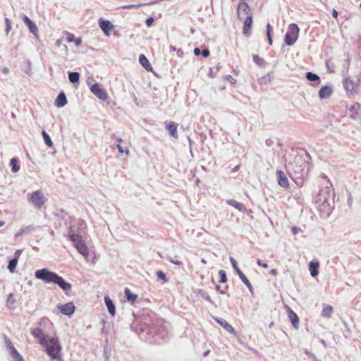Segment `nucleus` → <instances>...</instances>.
<instances>
[{"label": "nucleus", "instance_id": "obj_56", "mask_svg": "<svg viewBox=\"0 0 361 361\" xmlns=\"http://www.w3.org/2000/svg\"><path fill=\"white\" fill-rule=\"evenodd\" d=\"M56 44L58 46H59L61 44V42L59 39L57 40Z\"/></svg>", "mask_w": 361, "mask_h": 361}, {"label": "nucleus", "instance_id": "obj_55", "mask_svg": "<svg viewBox=\"0 0 361 361\" xmlns=\"http://www.w3.org/2000/svg\"><path fill=\"white\" fill-rule=\"evenodd\" d=\"M240 168V166H236L234 169H233V171H236L239 169Z\"/></svg>", "mask_w": 361, "mask_h": 361}, {"label": "nucleus", "instance_id": "obj_51", "mask_svg": "<svg viewBox=\"0 0 361 361\" xmlns=\"http://www.w3.org/2000/svg\"><path fill=\"white\" fill-rule=\"evenodd\" d=\"M271 27L269 23L267 25V32H271Z\"/></svg>", "mask_w": 361, "mask_h": 361}, {"label": "nucleus", "instance_id": "obj_23", "mask_svg": "<svg viewBox=\"0 0 361 361\" xmlns=\"http://www.w3.org/2000/svg\"><path fill=\"white\" fill-rule=\"evenodd\" d=\"M236 274L238 275L241 281L244 283V284L249 288L250 290H252V286L250 282L247 279V278L245 276V274L241 271L240 269L235 271Z\"/></svg>", "mask_w": 361, "mask_h": 361}, {"label": "nucleus", "instance_id": "obj_22", "mask_svg": "<svg viewBox=\"0 0 361 361\" xmlns=\"http://www.w3.org/2000/svg\"><path fill=\"white\" fill-rule=\"evenodd\" d=\"M236 274L238 275L241 281L244 283V284L249 288L250 290H252V286L250 282L247 279V278L245 276V274L241 271L240 269L235 271Z\"/></svg>", "mask_w": 361, "mask_h": 361}, {"label": "nucleus", "instance_id": "obj_48", "mask_svg": "<svg viewBox=\"0 0 361 361\" xmlns=\"http://www.w3.org/2000/svg\"><path fill=\"white\" fill-rule=\"evenodd\" d=\"M201 51L199 48H195L194 49V54L196 55V56H199L200 54H201Z\"/></svg>", "mask_w": 361, "mask_h": 361}, {"label": "nucleus", "instance_id": "obj_17", "mask_svg": "<svg viewBox=\"0 0 361 361\" xmlns=\"http://www.w3.org/2000/svg\"><path fill=\"white\" fill-rule=\"evenodd\" d=\"M333 93V90L330 86H324L319 91V97L320 99L329 97Z\"/></svg>", "mask_w": 361, "mask_h": 361}, {"label": "nucleus", "instance_id": "obj_34", "mask_svg": "<svg viewBox=\"0 0 361 361\" xmlns=\"http://www.w3.org/2000/svg\"><path fill=\"white\" fill-rule=\"evenodd\" d=\"M69 80L73 82H77L80 79V74L78 72H72L68 74Z\"/></svg>", "mask_w": 361, "mask_h": 361}, {"label": "nucleus", "instance_id": "obj_50", "mask_svg": "<svg viewBox=\"0 0 361 361\" xmlns=\"http://www.w3.org/2000/svg\"><path fill=\"white\" fill-rule=\"evenodd\" d=\"M270 274L273 275V276H276L277 275V271L276 269H273L270 271Z\"/></svg>", "mask_w": 361, "mask_h": 361}, {"label": "nucleus", "instance_id": "obj_20", "mask_svg": "<svg viewBox=\"0 0 361 361\" xmlns=\"http://www.w3.org/2000/svg\"><path fill=\"white\" fill-rule=\"evenodd\" d=\"M214 319L219 325H221L225 330H226L229 333L233 334L235 332L233 326L230 324H228L226 320L221 319L219 318H216Z\"/></svg>", "mask_w": 361, "mask_h": 361}, {"label": "nucleus", "instance_id": "obj_26", "mask_svg": "<svg viewBox=\"0 0 361 361\" xmlns=\"http://www.w3.org/2000/svg\"><path fill=\"white\" fill-rule=\"evenodd\" d=\"M66 41L68 42H74L76 46H80L82 43L80 38L75 39V35L73 33L66 32Z\"/></svg>", "mask_w": 361, "mask_h": 361}, {"label": "nucleus", "instance_id": "obj_38", "mask_svg": "<svg viewBox=\"0 0 361 361\" xmlns=\"http://www.w3.org/2000/svg\"><path fill=\"white\" fill-rule=\"evenodd\" d=\"M219 275L220 276L219 282L221 283H226L227 281V276L226 271L224 270H220L219 271Z\"/></svg>", "mask_w": 361, "mask_h": 361}, {"label": "nucleus", "instance_id": "obj_35", "mask_svg": "<svg viewBox=\"0 0 361 361\" xmlns=\"http://www.w3.org/2000/svg\"><path fill=\"white\" fill-rule=\"evenodd\" d=\"M18 259L17 258H13L11 260L9 261L8 269L10 271V272L13 273L16 267V265L18 264Z\"/></svg>", "mask_w": 361, "mask_h": 361}, {"label": "nucleus", "instance_id": "obj_6", "mask_svg": "<svg viewBox=\"0 0 361 361\" xmlns=\"http://www.w3.org/2000/svg\"><path fill=\"white\" fill-rule=\"evenodd\" d=\"M27 198L28 200L37 208L42 207L47 201V199L41 190H37L29 194Z\"/></svg>", "mask_w": 361, "mask_h": 361}, {"label": "nucleus", "instance_id": "obj_29", "mask_svg": "<svg viewBox=\"0 0 361 361\" xmlns=\"http://www.w3.org/2000/svg\"><path fill=\"white\" fill-rule=\"evenodd\" d=\"M334 309L333 307L331 305H326L324 306L322 315L326 318H330L332 315Z\"/></svg>", "mask_w": 361, "mask_h": 361}, {"label": "nucleus", "instance_id": "obj_31", "mask_svg": "<svg viewBox=\"0 0 361 361\" xmlns=\"http://www.w3.org/2000/svg\"><path fill=\"white\" fill-rule=\"evenodd\" d=\"M226 203L230 205V206H232L234 208L238 209L239 211H241L243 208V206L241 203L237 202L236 200H228L226 201Z\"/></svg>", "mask_w": 361, "mask_h": 361}, {"label": "nucleus", "instance_id": "obj_32", "mask_svg": "<svg viewBox=\"0 0 361 361\" xmlns=\"http://www.w3.org/2000/svg\"><path fill=\"white\" fill-rule=\"evenodd\" d=\"M116 141H117V145H116V147L119 152L120 154H123V153H125L126 155H128L129 153H130V151L128 148H126L125 150L123 149V147H121V143L123 142V140L121 138H117L116 139Z\"/></svg>", "mask_w": 361, "mask_h": 361}, {"label": "nucleus", "instance_id": "obj_21", "mask_svg": "<svg viewBox=\"0 0 361 361\" xmlns=\"http://www.w3.org/2000/svg\"><path fill=\"white\" fill-rule=\"evenodd\" d=\"M104 301H105L106 305L108 308L109 312L112 316H114L116 314V307H115L112 300L110 299V298L109 296H105Z\"/></svg>", "mask_w": 361, "mask_h": 361}, {"label": "nucleus", "instance_id": "obj_8", "mask_svg": "<svg viewBox=\"0 0 361 361\" xmlns=\"http://www.w3.org/2000/svg\"><path fill=\"white\" fill-rule=\"evenodd\" d=\"M343 87L347 94L352 95L357 92L358 89V84L355 82L350 78H345L343 80Z\"/></svg>", "mask_w": 361, "mask_h": 361}, {"label": "nucleus", "instance_id": "obj_45", "mask_svg": "<svg viewBox=\"0 0 361 361\" xmlns=\"http://www.w3.org/2000/svg\"><path fill=\"white\" fill-rule=\"evenodd\" d=\"M257 264L259 266H260V267H263V268H265V269L268 267L267 264H266V263H263L260 259H257Z\"/></svg>", "mask_w": 361, "mask_h": 361}, {"label": "nucleus", "instance_id": "obj_16", "mask_svg": "<svg viewBox=\"0 0 361 361\" xmlns=\"http://www.w3.org/2000/svg\"><path fill=\"white\" fill-rule=\"evenodd\" d=\"M288 318L291 322L294 328L298 329L299 326V318L295 312H294L290 307L287 308Z\"/></svg>", "mask_w": 361, "mask_h": 361}, {"label": "nucleus", "instance_id": "obj_1", "mask_svg": "<svg viewBox=\"0 0 361 361\" xmlns=\"http://www.w3.org/2000/svg\"><path fill=\"white\" fill-rule=\"evenodd\" d=\"M35 275L37 279L57 284L65 292H68L71 289L72 286L71 283L66 282L61 276L47 269L37 270Z\"/></svg>", "mask_w": 361, "mask_h": 361}, {"label": "nucleus", "instance_id": "obj_42", "mask_svg": "<svg viewBox=\"0 0 361 361\" xmlns=\"http://www.w3.org/2000/svg\"><path fill=\"white\" fill-rule=\"evenodd\" d=\"M230 262H231L233 269H235V271H237L239 268L238 267L237 262L235 261V259L233 257H231Z\"/></svg>", "mask_w": 361, "mask_h": 361}, {"label": "nucleus", "instance_id": "obj_7", "mask_svg": "<svg viewBox=\"0 0 361 361\" xmlns=\"http://www.w3.org/2000/svg\"><path fill=\"white\" fill-rule=\"evenodd\" d=\"M5 342L13 361H25L23 356L18 352L10 339H6Z\"/></svg>", "mask_w": 361, "mask_h": 361}, {"label": "nucleus", "instance_id": "obj_43", "mask_svg": "<svg viewBox=\"0 0 361 361\" xmlns=\"http://www.w3.org/2000/svg\"><path fill=\"white\" fill-rule=\"evenodd\" d=\"M154 23V18L152 17H149L146 20V25L147 27L152 26Z\"/></svg>", "mask_w": 361, "mask_h": 361}, {"label": "nucleus", "instance_id": "obj_19", "mask_svg": "<svg viewBox=\"0 0 361 361\" xmlns=\"http://www.w3.org/2000/svg\"><path fill=\"white\" fill-rule=\"evenodd\" d=\"M67 104V99L66 94L63 92H61L58 95L57 98L55 100V105L57 107H62Z\"/></svg>", "mask_w": 361, "mask_h": 361}, {"label": "nucleus", "instance_id": "obj_15", "mask_svg": "<svg viewBox=\"0 0 361 361\" xmlns=\"http://www.w3.org/2000/svg\"><path fill=\"white\" fill-rule=\"evenodd\" d=\"M23 22L27 25L29 30L36 37L38 35V28L35 23H33L27 16H23Z\"/></svg>", "mask_w": 361, "mask_h": 361}, {"label": "nucleus", "instance_id": "obj_44", "mask_svg": "<svg viewBox=\"0 0 361 361\" xmlns=\"http://www.w3.org/2000/svg\"><path fill=\"white\" fill-rule=\"evenodd\" d=\"M201 54H202V55L204 58H207V57H208V56H209L210 52H209V49H204V50L202 51V53H201Z\"/></svg>", "mask_w": 361, "mask_h": 361}, {"label": "nucleus", "instance_id": "obj_54", "mask_svg": "<svg viewBox=\"0 0 361 361\" xmlns=\"http://www.w3.org/2000/svg\"><path fill=\"white\" fill-rule=\"evenodd\" d=\"M5 225V221H0V227L3 226Z\"/></svg>", "mask_w": 361, "mask_h": 361}, {"label": "nucleus", "instance_id": "obj_57", "mask_svg": "<svg viewBox=\"0 0 361 361\" xmlns=\"http://www.w3.org/2000/svg\"><path fill=\"white\" fill-rule=\"evenodd\" d=\"M209 353V350H207L204 353V356H207Z\"/></svg>", "mask_w": 361, "mask_h": 361}, {"label": "nucleus", "instance_id": "obj_58", "mask_svg": "<svg viewBox=\"0 0 361 361\" xmlns=\"http://www.w3.org/2000/svg\"><path fill=\"white\" fill-rule=\"evenodd\" d=\"M173 263H174V264H180V262H178V261H177V262H174Z\"/></svg>", "mask_w": 361, "mask_h": 361}, {"label": "nucleus", "instance_id": "obj_46", "mask_svg": "<svg viewBox=\"0 0 361 361\" xmlns=\"http://www.w3.org/2000/svg\"><path fill=\"white\" fill-rule=\"evenodd\" d=\"M267 38H268L269 44H272V38H271V32H267Z\"/></svg>", "mask_w": 361, "mask_h": 361}, {"label": "nucleus", "instance_id": "obj_13", "mask_svg": "<svg viewBox=\"0 0 361 361\" xmlns=\"http://www.w3.org/2000/svg\"><path fill=\"white\" fill-rule=\"evenodd\" d=\"M90 90L94 95L101 99L105 100L108 97L106 92H104L98 84H94L92 85Z\"/></svg>", "mask_w": 361, "mask_h": 361}, {"label": "nucleus", "instance_id": "obj_30", "mask_svg": "<svg viewBox=\"0 0 361 361\" xmlns=\"http://www.w3.org/2000/svg\"><path fill=\"white\" fill-rule=\"evenodd\" d=\"M16 302V301L14 298V294L10 293L8 296L7 301H6V306L8 307V308H9L10 310L13 309L15 307Z\"/></svg>", "mask_w": 361, "mask_h": 361}, {"label": "nucleus", "instance_id": "obj_5", "mask_svg": "<svg viewBox=\"0 0 361 361\" xmlns=\"http://www.w3.org/2000/svg\"><path fill=\"white\" fill-rule=\"evenodd\" d=\"M298 26L295 23L289 25L288 31L285 35V43L289 46L293 44L298 39Z\"/></svg>", "mask_w": 361, "mask_h": 361}, {"label": "nucleus", "instance_id": "obj_10", "mask_svg": "<svg viewBox=\"0 0 361 361\" xmlns=\"http://www.w3.org/2000/svg\"><path fill=\"white\" fill-rule=\"evenodd\" d=\"M57 308L59 310L61 314L67 316H71L75 310V307L72 302L66 303L64 305H59L57 306Z\"/></svg>", "mask_w": 361, "mask_h": 361}, {"label": "nucleus", "instance_id": "obj_36", "mask_svg": "<svg viewBox=\"0 0 361 361\" xmlns=\"http://www.w3.org/2000/svg\"><path fill=\"white\" fill-rule=\"evenodd\" d=\"M42 136L44 140V142L48 145L49 147H51L53 146V142L49 137V135L45 132H42Z\"/></svg>", "mask_w": 361, "mask_h": 361}, {"label": "nucleus", "instance_id": "obj_47", "mask_svg": "<svg viewBox=\"0 0 361 361\" xmlns=\"http://www.w3.org/2000/svg\"><path fill=\"white\" fill-rule=\"evenodd\" d=\"M21 252H22V250H18L16 253H15V257L14 258H17L18 259H19V257L21 255Z\"/></svg>", "mask_w": 361, "mask_h": 361}, {"label": "nucleus", "instance_id": "obj_12", "mask_svg": "<svg viewBox=\"0 0 361 361\" xmlns=\"http://www.w3.org/2000/svg\"><path fill=\"white\" fill-rule=\"evenodd\" d=\"M164 126L171 137L178 138V125L175 122L166 121L164 122Z\"/></svg>", "mask_w": 361, "mask_h": 361}, {"label": "nucleus", "instance_id": "obj_49", "mask_svg": "<svg viewBox=\"0 0 361 361\" xmlns=\"http://www.w3.org/2000/svg\"><path fill=\"white\" fill-rule=\"evenodd\" d=\"M332 16L335 19H336L338 18V12L336 9H333Z\"/></svg>", "mask_w": 361, "mask_h": 361}, {"label": "nucleus", "instance_id": "obj_53", "mask_svg": "<svg viewBox=\"0 0 361 361\" xmlns=\"http://www.w3.org/2000/svg\"><path fill=\"white\" fill-rule=\"evenodd\" d=\"M2 71L4 73H8V68H5L2 70Z\"/></svg>", "mask_w": 361, "mask_h": 361}, {"label": "nucleus", "instance_id": "obj_18", "mask_svg": "<svg viewBox=\"0 0 361 361\" xmlns=\"http://www.w3.org/2000/svg\"><path fill=\"white\" fill-rule=\"evenodd\" d=\"M139 62L147 71H152L153 68L147 58L144 54L140 55Z\"/></svg>", "mask_w": 361, "mask_h": 361}, {"label": "nucleus", "instance_id": "obj_9", "mask_svg": "<svg viewBox=\"0 0 361 361\" xmlns=\"http://www.w3.org/2000/svg\"><path fill=\"white\" fill-rule=\"evenodd\" d=\"M32 335L37 339L38 343L42 346L49 337L47 335H45L44 331L40 328H34L31 329Z\"/></svg>", "mask_w": 361, "mask_h": 361}, {"label": "nucleus", "instance_id": "obj_52", "mask_svg": "<svg viewBox=\"0 0 361 361\" xmlns=\"http://www.w3.org/2000/svg\"><path fill=\"white\" fill-rule=\"evenodd\" d=\"M291 231L293 234H297V233H298V229L296 227H293Z\"/></svg>", "mask_w": 361, "mask_h": 361}, {"label": "nucleus", "instance_id": "obj_41", "mask_svg": "<svg viewBox=\"0 0 361 361\" xmlns=\"http://www.w3.org/2000/svg\"><path fill=\"white\" fill-rule=\"evenodd\" d=\"M157 276L161 279L162 281H164V282H167L168 281V279L166 277V275L164 274V273L162 271H158L157 273Z\"/></svg>", "mask_w": 361, "mask_h": 361}, {"label": "nucleus", "instance_id": "obj_14", "mask_svg": "<svg viewBox=\"0 0 361 361\" xmlns=\"http://www.w3.org/2000/svg\"><path fill=\"white\" fill-rule=\"evenodd\" d=\"M278 183L284 188H289V181L284 172L279 170L276 173Z\"/></svg>", "mask_w": 361, "mask_h": 361}, {"label": "nucleus", "instance_id": "obj_3", "mask_svg": "<svg viewBox=\"0 0 361 361\" xmlns=\"http://www.w3.org/2000/svg\"><path fill=\"white\" fill-rule=\"evenodd\" d=\"M238 17L240 20H243V33L245 36H250L252 26V15L248 4L245 2H241L238 6Z\"/></svg>", "mask_w": 361, "mask_h": 361}, {"label": "nucleus", "instance_id": "obj_27", "mask_svg": "<svg viewBox=\"0 0 361 361\" xmlns=\"http://www.w3.org/2000/svg\"><path fill=\"white\" fill-rule=\"evenodd\" d=\"M319 263L318 262H310L309 264V269L311 274V276L313 277H315L318 275V268H319Z\"/></svg>", "mask_w": 361, "mask_h": 361}, {"label": "nucleus", "instance_id": "obj_39", "mask_svg": "<svg viewBox=\"0 0 361 361\" xmlns=\"http://www.w3.org/2000/svg\"><path fill=\"white\" fill-rule=\"evenodd\" d=\"M252 59L255 63H257V65L262 66L264 64V60L258 55H253Z\"/></svg>", "mask_w": 361, "mask_h": 361}, {"label": "nucleus", "instance_id": "obj_28", "mask_svg": "<svg viewBox=\"0 0 361 361\" xmlns=\"http://www.w3.org/2000/svg\"><path fill=\"white\" fill-rule=\"evenodd\" d=\"M124 292L128 302L133 303L137 299V295L133 293L129 288H126Z\"/></svg>", "mask_w": 361, "mask_h": 361}, {"label": "nucleus", "instance_id": "obj_4", "mask_svg": "<svg viewBox=\"0 0 361 361\" xmlns=\"http://www.w3.org/2000/svg\"><path fill=\"white\" fill-rule=\"evenodd\" d=\"M68 238L73 243L78 252L85 258H87L89 257V249L82 236L73 233V231H71L68 234Z\"/></svg>", "mask_w": 361, "mask_h": 361}, {"label": "nucleus", "instance_id": "obj_11", "mask_svg": "<svg viewBox=\"0 0 361 361\" xmlns=\"http://www.w3.org/2000/svg\"><path fill=\"white\" fill-rule=\"evenodd\" d=\"M99 25L104 33L109 36L111 32L114 29V25L108 20L100 18L99 20Z\"/></svg>", "mask_w": 361, "mask_h": 361}, {"label": "nucleus", "instance_id": "obj_37", "mask_svg": "<svg viewBox=\"0 0 361 361\" xmlns=\"http://www.w3.org/2000/svg\"><path fill=\"white\" fill-rule=\"evenodd\" d=\"M306 78L310 81H317L319 80V78L317 75L312 73L311 72L307 73Z\"/></svg>", "mask_w": 361, "mask_h": 361}, {"label": "nucleus", "instance_id": "obj_2", "mask_svg": "<svg viewBox=\"0 0 361 361\" xmlns=\"http://www.w3.org/2000/svg\"><path fill=\"white\" fill-rule=\"evenodd\" d=\"M44 352L49 356L50 361H64L63 348L59 339L56 336L49 337L42 345Z\"/></svg>", "mask_w": 361, "mask_h": 361}, {"label": "nucleus", "instance_id": "obj_40", "mask_svg": "<svg viewBox=\"0 0 361 361\" xmlns=\"http://www.w3.org/2000/svg\"><path fill=\"white\" fill-rule=\"evenodd\" d=\"M6 33L8 35L11 30V22L8 18L5 19Z\"/></svg>", "mask_w": 361, "mask_h": 361}, {"label": "nucleus", "instance_id": "obj_24", "mask_svg": "<svg viewBox=\"0 0 361 361\" xmlns=\"http://www.w3.org/2000/svg\"><path fill=\"white\" fill-rule=\"evenodd\" d=\"M236 274L238 275L241 281L244 283V284L249 288L250 290H252V286L250 282L247 279V278L245 276V274L241 271L240 269L235 271Z\"/></svg>", "mask_w": 361, "mask_h": 361}, {"label": "nucleus", "instance_id": "obj_25", "mask_svg": "<svg viewBox=\"0 0 361 361\" xmlns=\"http://www.w3.org/2000/svg\"><path fill=\"white\" fill-rule=\"evenodd\" d=\"M236 274L238 275L241 281L244 283V284L249 288L250 290H252V286L250 282L247 279V278L245 276V274L241 271L240 269L235 271Z\"/></svg>", "mask_w": 361, "mask_h": 361}, {"label": "nucleus", "instance_id": "obj_59", "mask_svg": "<svg viewBox=\"0 0 361 361\" xmlns=\"http://www.w3.org/2000/svg\"><path fill=\"white\" fill-rule=\"evenodd\" d=\"M219 288H220L219 286H216V289L219 290Z\"/></svg>", "mask_w": 361, "mask_h": 361}, {"label": "nucleus", "instance_id": "obj_33", "mask_svg": "<svg viewBox=\"0 0 361 361\" xmlns=\"http://www.w3.org/2000/svg\"><path fill=\"white\" fill-rule=\"evenodd\" d=\"M10 166H11V171L13 173H16L20 170V166L18 165V159L12 158L10 161Z\"/></svg>", "mask_w": 361, "mask_h": 361}]
</instances>
